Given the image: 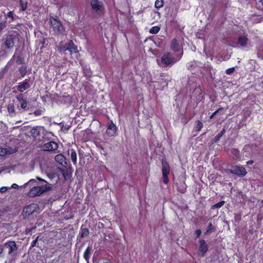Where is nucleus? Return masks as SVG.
<instances>
[{
    "mask_svg": "<svg viewBox=\"0 0 263 263\" xmlns=\"http://www.w3.org/2000/svg\"><path fill=\"white\" fill-rule=\"evenodd\" d=\"M218 113L216 112V111H215L214 112H213L210 116V118L211 119H213L215 116H216V114H217Z\"/></svg>",
    "mask_w": 263,
    "mask_h": 263,
    "instance_id": "obj_46",
    "label": "nucleus"
},
{
    "mask_svg": "<svg viewBox=\"0 0 263 263\" xmlns=\"http://www.w3.org/2000/svg\"><path fill=\"white\" fill-rule=\"evenodd\" d=\"M8 17L13 18V13L12 11L8 12L7 14Z\"/></svg>",
    "mask_w": 263,
    "mask_h": 263,
    "instance_id": "obj_45",
    "label": "nucleus"
},
{
    "mask_svg": "<svg viewBox=\"0 0 263 263\" xmlns=\"http://www.w3.org/2000/svg\"><path fill=\"white\" fill-rule=\"evenodd\" d=\"M9 189V187L3 186L0 188V192L1 193H5L6 192L7 190Z\"/></svg>",
    "mask_w": 263,
    "mask_h": 263,
    "instance_id": "obj_39",
    "label": "nucleus"
},
{
    "mask_svg": "<svg viewBox=\"0 0 263 263\" xmlns=\"http://www.w3.org/2000/svg\"><path fill=\"white\" fill-rule=\"evenodd\" d=\"M171 48L175 52L180 51V48L179 43L176 38H174L171 43Z\"/></svg>",
    "mask_w": 263,
    "mask_h": 263,
    "instance_id": "obj_15",
    "label": "nucleus"
},
{
    "mask_svg": "<svg viewBox=\"0 0 263 263\" xmlns=\"http://www.w3.org/2000/svg\"><path fill=\"white\" fill-rule=\"evenodd\" d=\"M249 40L248 35L239 36L237 40L236 44L239 47H246L248 43Z\"/></svg>",
    "mask_w": 263,
    "mask_h": 263,
    "instance_id": "obj_10",
    "label": "nucleus"
},
{
    "mask_svg": "<svg viewBox=\"0 0 263 263\" xmlns=\"http://www.w3.org/2000/svg\"><path fill=\"white\" fill-rule=\"evenodd\" d=\"M15 149L12 148H0V157H4L7 155H10L15 152Z\"/></svg>",
    "mask_w": 263,
    "mask_h": 263,
    "instance_id": "obj_14",
    "label": "nucleus"
},
{
    "mask_svg": "<svg viewBox=\"0 0 263 263\" xmlns=\"http://www.w3.org/2000/svg\"><path fill=\"white\" fill-rule=\"evenodd\" d=\"M254 163V161L252 160H249L247 162V165H251L252 164Z\"/></svg>",
    "mask_w": 263,
    "mask_h": 263,
    "instance_id": "obj_47",
    "label": "nucleus"
},
{
    "mask_svg": "<svg viewBox=\"0 0 263 263\" xmlns=\"http://www.w3.org/2000/svg\"><path fill=\"white\" fill-rule=\"evenodd\" d=\"M89 234V231L87 228H81V232L80 233V237L82 238L87 236Z\"/></svg>",
    "mask_w": 263,
    "mask_h": 263,
    "instance_id": "obj_24",
    "label": "nucleus"
},
{
    "mask_svg": "<svg viewBox=\"0 0 263 263\" xmlns=\"http://www.w3.org/2000/svg\"><path fill=\"white\" fill-rule=\"evenodd\" d=\"M192 66H193V63L192 62H191V63H189L187 65H186V67L188 69H191V68L192 67Z\"/></svg>",
    "mask_w": 263,
    "mask_h": 263,
    "instance_id": "obj_43",
    "label": "nucleus"
},
{
    "mask_svg": "<svg viewBox=\"0 0 263 263\" xmlns=\"http://www.w3.org/2000/svg\"><path fill=\"white\" fill-rule=\"evenodd\" d=\"M7 109L10 116L13 117L15 116V110L13 104H9L7 106Z\"/></svg>",
    "mask_w": 263,
    "mask_h": 263,
    "instance_id": "obj_21",
    "label": "nucleus"
},
{
    "mask_svg": "<svg viewBox=\"0 0 263 263\" xmlns=\"http://www.w3.org/2000/svg\"><path fill=\"white\" fill-rule=\"evenodd\" d=\"M3 128V123L0 121V129L2 130Z\"/></svg>",
    "mask_w": 263,
    "mask_h": 263,
    "instance_id": "obj_50",
    "label": "nucleus"
},
{
    "mask_svg": "<svg viewBox=\"0 0 263 263\" xmlns=\"http://www.w3.org/2000/svg\"><path fill=\"white\" fill-rule=\"evenodd\" d=\"M38 209L39 206L37 204L32 203L24 208L22 214L24 217H27L36 211Z\"/></svg>",
    "mask_w": 263,
    "mask_h": 263,
    "instance_id": "obj_6",
    "label": "nucleus"
},
{
    "mask_svg": "<svg viewBox=\"0 0 263 263\" xmlns=\"http://www.w3.org/2000/svg\"><path fill=\"white\" fill-rule=\"evenodd\" d=\"M29 87V83L26 80H25V81L23 82V83L17 86V89L20 92H23L26 90L27 88H28Z\"/></svg>",
    "mask_w": 263,
    "mask_h": 263,
    "instance_id": "obj_17",
    "label": "nucleus"
},
{
    "mask_svg": "<svg viewBox=\"0 0 263 263\" xmlns=\"http://www.w3.org/2000/svg\"><path fill=\"white\" fill-rule=\"evenodd\" d=\"M117 127L116 125L111 121L107 125L106 133L109 136H114L116 133Z\"/></svg>",
    "mask_w": 263,
    "mask_h": 263,
    "instance_id": "obj_13",
    "label": "nucleus"
},
{
    "mask_svg": "<svg viewBox=\"0 0 263 263\" xmlns=\"http://www.w3.org/2000/svg\"><path fill=\"white\" fill-rule=\"evenodd\" d=\"M21 6L22 11L25 10L27 8L26 4H24L22 1H21Z\"/></svg>",
    "mask_w": 263,
    "mask_h": 263,
    "instance_id": "obj_40",
    "label": "nucleus"
},
{
    "mask_svg": "<svg viewBox=\"0 0 263 263\" xmlns=\"http://www.w3.org/2000/svg\"><path fill=\"white\" fill-rule=\"evenodd\" d=\"M157 62L159 65L164 63V57H162L160 60L157 59Z\"/></svg>",
    "mask_w": 263,
    "mask_h": 263,
    "instance_id": "obj_36",
    "label": "nucleus"
},
{
    "mask_svg": "<svg viewBox=\"0 0 263 263\" xmlns=\"http://www.w3.org/2000/svg\"><path fill=\"white\" fill-rule=\"evenodd\" d=\"M229 171L231 173L239 177H243L247 173L246 170L242 166L232 165Z\"/></svg>",
    "mask_w": 263,
    "mask_h": 263,
    "instance_id": "obj_5",
    "label": "nucleus"
},
{
    "mask_svg": "<svg viewBox=\"0 0 263 263\" xmlns=\"http://www.w3.org/2000/svg\"><path fill=\"white\" fill-rule=\"evenodd\" d=\"M105 263H108V262H105Z\"/></svg>",
    "mask_w": 263,
    "mask_h": 263,
    "instance_id": "obj_52",
    "label": "nucleus"
},
{
    "mask_svg": "<svg viewBox=\"0 0 263 263\" xmlns=\"http://www.w3.org/2000/svg\"><path fill=\"white\" fill-rule=\"evenodd\" d=\"M92 10L95 12L100 11L104 7L102 0H90Z\"/></svg>",
    "mask_w": 263,
    "mask_h": 263,
    "instance_id": "obj_9",
    "label": "nucleus"
},
{
    "mask_svg": "<svg viewBox=\"0 0 263 263\" xmlns=\"http://www.w3.org/2000/svg\"><path fill=\"white\" fill-rule=\"evenodd\" d=\"M4 45L8 49L12 48L16 42L18 41V37L16 35L11 34L6 35L4 38Z\"/></svg>",
    "mask_w": 263,
    "mask_h": 263,
    "instance_id": "obj_4",
    "label": "nucleus"
},
{
    "mask_svg": "<svg viewBox=\"0 0 263 263\" xmlns=\"http://www.w3.org/2000/svg\"><path fill=\"white\" fill-rule=\"evenodd\" d=\"M199 245L198 251V255L200 257H204L208 251L209 246L204 239L199 240Z\"/></svg>",
    "mask_w": 263,
    "mask_h": 263,
    "instance_id": "obj_7",
    "label": "nucleus"
},
{
    "mask_svg": "<svg viewBox=\"0 0 263 263\" xmlns=\"http://www.w3.org/2000/svg\"><path fill=\"white\" fill-rule=\"evenodd\" d=\"M55 160L58 163L62 164L63 162L64 161L65 157L63 155L61 154H59L55 156Z\"/></svg>",
    "mask_w": 263,
    "mask_h": 263,
    "instance_id": "obj_27",
    "label": "nucleus"
},
{
    "mask_svg": "<svg viewBox=\"0 0 263 263\" xmlns=\"http://www.w3.org/2000/svg\"><path fill=\"white\" fill-rule=\"evenodd\" d=\"M216 112L220 114H223L224 112V108L220 107L217 110H216Z\"/></svg>",
    "mask_w": 263,
    "mask_h": 263,
    "instance_id": "obj_37",
    "label": "nucleus"
},
{
    "mask_svg": "<svg viewBox=\"0 0 263 263\" xmlns=\"http://www.w3.org/2000/svg\"><path fill=\"white\" fill-rule=\"evenodd\" d=\"M91 249L89 247H88L86 249L84 254V258L86 260H88L90 254Z\"/></svg>",
    "mask_w": 263,
    "mask_h": 263,
    "instance_id": "obj_29",
    "label": "nucleus"
},
{
    "mask_svg": "<svg viewBox=\"0 0 263 263\" xmlns=\"http://www.w3.org/2000/svg\"><path fill=\"white\" fill-rule=\"evenodd\" d=\"M4 247L3 245H0V255L3 253L4 251Z\"/></svg>",
    "mask_w": 263,
    "mask_h": 263,
    "instance_id": "obj_48",
    "label": "nucleus"
},
{
    "mask_svg": "<svg viewBox=\"0 0 263 263\" xmlns=\"http://www.w3.org/2000/svg\"><path fill=\"white\" fill-rule=\"evenodd\" d=\"M41 128V127H35L32 128L30 131L31 135L34 139H37V137L40 135V130Z\"/></svg>",
    "mask_w": 263,
    "mask_h": 263,
    "instance_id": "obj_16",
    "label": "nucleus"
},
{
    "mask_svg": "<svg viewBox=\"0 0 263 263\" xmlns=\"http://www.w3.org/2000/svg\"><path fill=\"white\" fill-rule=\"evenodd\" d=\"M162 176H163V181L164 182V165L163 163V160H162Z\"/></svg>",
    "mask_w": 263,
    "mask_h": 263,
    "instance_id": "obj_35",
    "label": "nucleus"
},
{
    "mask_svg": "<svg viewBox=\"0 0 263 263\" xmlns=\"http://www.w3.org/2000/svg\"><path fill=\"white\" fill-rule=\"evenodd\" d=\"M58 49L60 52L66 51L68 50V43L64 44L63 42H60L58 46Z\"/></svg>",
    "mask_w": 263,
    "mask_h": 263,
    "instance_id": "obj_22",
    "label": "nucleus"
},
{
    "mask_svg": "<svg viewBox=\"0 0 263 263\" xmlns=\"http://www.w3.org/2000/svg\"><path fill=\"white\" fill-rule=\"evenodd\" d=\"M42 114V110H37L34 112V114L35 116H39L41 115Z\"/></svg>",
    "mask_w": 263,
    "mask_h": 263,
    "instance_id": "obj_42",
    "label": "nucleus"
},
{
    "mask_svg": "<svg viewBox=\"0 0 263 263\" xmlns=\"http://www.w3.org/2000/svg\"><path fill=\"white\" fill-rule=\"evenodd\" d=\"M215 230V227L213 226L212 222H210L208 224V226L206 229V231L204 232V234L207 235L209 234H211V233H213V232H214Z\"/></svg>",
    "mask_w": 263,
    "mask_h": 263,
    "instance_id": "obj_23",
    "label": "nucleus"
},
{
    "mask_svg": "<svg viewBox=\"0 0 263 263\" xmlns=\"http://www.w3.org/2000/svg\"><path fill=\"white\" fill-rule=\"evenodd\" d=\"M68 51L70 53H77L78 52L77 46L74 44L72 41L68 42Z\"/></svg>",
    "mask_w": 263,
    "mask_h": 263,
    "instance_id": "obj_18",
    "label": "nucleus"
},
{
    "mask_svg": "<svg viewBox=\"0 0 263 263\" xmlns=\"http://www.w3.org/2000/svg\"><path fill=\"white\" fill-rule=\"evenodd\" d=\"M58 147V144L53 141H50L45 143L43 146V149L45 151H52L57 149Z\"/></svg>",
    "mask_w": 263,
    "mask_h": 263,
    "instance_id": "obj_11",
    "label": "nucleus"
},
{
    "mask_svg": "<svg viewBox=\"0 0 263 263\" xmlns=\"http://www.w3.org/2000/svg\"><path fill=\"white\" fill-rule=\"evenodd\" d=\"M225 203V201L222 200L221 201L211 206V210H215L216 209H219L221 207H222Z\"/></svg>",
    "mask_w": 263,
    "mask_h": 263,
    "instance_id": "obj_25",
    "label": "nucleus"
},
{
    "mask_svg": "<svg viewBox=\"0 0 263 263\" xmlns=\"http://www.w3.org/2000/svg\"><path fill=\"white\" fill-rule=\"evenodd\" d=\"M170 173L169 165L168 163L165 161V184L168 182V178L167 177L168 174Z\"/></svg>",
    "mask_w": 263,
    "mask_h": 263,
    "instance_id": "obj_30",
    "label": "nucleus"
},
{
    "mask_svg": "<svg viewBox=\"0 0 263 263\" xmlns=\"http://www.w3.org/2000/svg\"><path fill=\"white\" fill-rule=\"evenodd\" d=\"M50 23L53 28L54 31L58 34L62 33L63 28L61 23L57 19L52 17L50 18Z\"/></svg>",
    "mask_w": 263,
    "mask_h": 263,
    "instance_id": "obj_8",
    "label": "nucleus"
},
{
    "mask_svg": "<svg viewBox=\"0 0 263 263\" xmlns=\"http://www.w3.org/2000/svg\"><path fill=\"white\" fill-rule=\"evenodd\" d=\"M225 132H226V130L224 129H222V130L221 131H220V132L215 137V138H214L215 142H217L218 141H219L220 139L224 135Z\"/></svg>",
    "mask_w": 263,
    "mask_h": 263,
    "instance_id": "obj_28",
    "label": "nucleus"
},
{
    "mask_svg": "<svg viewBox=\"0 0 263 263\" xmlns=\"http://www.w3.org/2000/svg\"><path fill=\"white\" fill-rule=\"evenodd\" d=\"M69 155L70 157L71 160L73 164H76L77 162V155L75 151L70 149L69 151Z\"/></svg>",
    "mask_w": 263,
    "mask_h": 263,
    "instance_id": "obj_20",
    "label": "nucleus"
},
{
    "mask_svg": "<svg viewBox=\"0 0 263 263\" xmlns=\"http://www.w3.org/2000/svg\"><path fill=\"white\" fill-rule=\"evenodd\" d=\"M160 30V28L158 26L153 27L149 30V32L152 34H156Z\"/></svg>",
    "mask_w": 263,
    "mask_h": 263,
    "instance_id": "obj_31",
    "label": "nucleus"
},
{
    "mask_svg": "<svg viewBox=\"0 0 263 263\" xmlns=\"http://www.w3.org/2000/svg\"><path fill=\"white\" fill-rule=\"evenodd\" d=\"M18 187V185L16 184V183H13L10 187H9V189L13 188L16 189Z\"/></svg>",
    "mask_w": 263,
    "mask_h": 263,
    "instance_id": "obj_44",
    "label": "nucleus"
},
{
    "mask_svg": "<svg viewBox=\"0 0 263 263\" xmlns=\"http://www.w3.org/2000/svg\"><path fill=\"white\" fill-rule=\"evenodd\" d=\"M230 154L235 160L240 159V151L237 148H233L231 149Z\"/></svg>",
    "mask_w": 263,
    "mask_h": 263,
    "instance_id": "obj_19",
    "label": "nucleus"
},
{
    "mask_svg": "<svg viewBox=\"0 0 263 263\" xmlns=\"http://www.w3.org/2000/svg\"><path fill=\"white\" fill-rule=\"evenodd\" d=\"M259 2L262 4L263 5V0H260Z\"/></svg>",
    "mask_w": 263,
    "mask_h": 263,
    "instance_id": "obj_51",
    "label": "nucleus"
},
{
    "mask_svg": "<svg viewBox=\"0 0 263 263\" xmlns=\"http://www.w3.org/2000/svg\"><path fill=\"white\" fill-rule=\"evenodd\" d=\"M4 247L8 250V255L11 259H15L17 255L18 248L14 241H9L4 244Z\"/></svg>",
    "mask_w": 263,
    "mask_h": 263,
    "instance_id": "obj_2",
    "label": "nucleus"
},
{
    "mask_svg": "<svg viewBox=\"0 0 263 263\" xmlns=\"http://www.w3.org/2000/svg\"><path fill=\"white\" fill-rule=\"evenodd\" d=\"M48 176L50 179H53L54 177V174H48Z\"/></svg>",
    "mask_w": 263,
    "mask_h": 263,
    "instance_id": "obj_49",
    "label": "nucleus"
},
{
    "mask_svg": "<svg viewBox=\"0 0 263 263\" xmlns=\"http://www.w3.org/2000/svg\"><path fill=\"white\" fill-rule=\"evenodd\" d=\"M37 179L43 181L45 184L39 185L35 179H31L23 185L24 187H31L30 191L27 194L30 197L40 196L43 193L50 191L52 187V185L48 183L46 180L39 177H37Z\"/></svg>",
    "mask_w": 263,
    "mask_h": 263,
    "instance_id": "obj_1",
    "label": "nucleus"
},
{
    "mask_svg": "<svg viewBox=\"0 0 263 263\" xmlns=\"http://www.w3.org/2000/svg\"><path fill=\"white\" fill-rule=\"evenodd\" d=\"M6 27L5 23L1 22L0 23V32L5 28Z\"/></svg>",
    "mask_w": 263,
    "mask_h": 263,
    "instance_id": "obj_38",
    "label": "nucleus"
},
{
    "mask_svg": "<svg viewBox=\"0 0 263 263\" xmlns=\"http://www.w3.org/2000/svg\"><path fill=\"white\" fill-rule=\"evenodd\" d=\"M203 127V124L200 120H197L196 123V125L194 127L196 132H199Z\"/></svg>",
    "mask_w": 263,
    "mask_h": 263,
    "instance_id": "obj_26",
    "label": "nucleus"
},
{
    "mask_svg": "<svg viewBox=\"0 0 263 263\" xmlns=\"http://www.w3.org/2000/svg\"><path fill=\"white\" fill-rule=\"evenodd\" d=\"M181 58V55H178L176 53L165 52V67L172 66L179 61Z\"/></svg>",
    "mask_w": 263,
    "mask_h": 263,
    "instance_id": "obj_3",
    "label": "nucleus"
},
{
    "mask_svg": "<svg viewBox=\"0 0 263 263\" xmlns=\"http://www.w3.org/2000/svg\"><path fill=\"white\" fill-rule=\"evenodd\" d=\"M37 238H38V237L34 240H33L32 242V244H31V247L33 248V247L36 246V244L37 241Z\"/></svg>",
    "mask_w": 263,
    "mask_h": 263,
    "instance_id": "obj_41",
    "label": "nucleus"
},
{
    "mask_svg": "<svg viewBox=\"0 0 263 263\" xmlns=\"http://www.w3.org/2000/svg\"><path fill=\"white\" fill-rule=\"evenodd\" d=\"M163 5V0H157L155 2V7L157 8H161Z\"/></svg>",
    "mask_w": 263,
    "mask_h": 263,
    "instance_id": "obj_32",
    "label": "nucleus"
},
{
    "mask_svg": "<svg viewBox=\"0 0 263 263\" xmlns=\"http://www.w3.org/2000/svg\"><path fill=\"white\" fill-rule=\"evenodd\" d=\"M201 234V230L200 229H198L195 230L194 232V235H195V238L197 239L199 238Z\"/></svg>",
    "mask_w": 263,
    "mask_h": 263,
    "instance_id": "obj_33",
    "label": "nucleus"
},
{
    "mask_svg": "<svg viewBox=\"0 0 263 263\" xmlns=\"http://www.w3.org/2000/svg\"><path fill=\"white\" fill-rule=\"evenodd\" d=\"M16 98L19 104L20 105V107L18 106H17L18 109L20 108L23 109H25L27 106L28 103L27 101L24 98L23 95L20 94L19 95H17L16 96Z\"/></svg>",
    "mask_w": 263,
    "mask_h": 263,
    "instance_id": "obj_12",
    "label": "nucleus"
},
{
    "mask_svg": "<svg viewBox=\"0 0 263 263\" xmlns=\"http://www.w3.org/2000/svg\"><path fill=\"white\" fill-rule=\"evenodd\" d=\"M235 68L234 67L230 68L226 70V73L227 74H231L234 72Z\"/></svg>",
    "mask_w": 263,
    "mask_h": 263,
    "instance_id": "obj_34",
    "label": "nucleus"
}]
</instances>
